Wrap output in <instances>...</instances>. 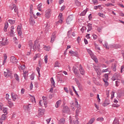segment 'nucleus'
I'll use <instances>...</instances> for the list:
<instances>
[{
	"label": "nucleus",
	"instance_id": "obj_20",
	"mask_svg": "<svg viewBox=\"0 0 124 124\" xmlns=\"http://www.w3.org/2000/svg\"><path fill=\"white\" fill-rule=\"evenodd\" d=\"M69 53L71 54V56H75V57H76V56H78V52L77 51H70Z\"/></svg>",
	"mask_w": 124,
	"mask_h": 124
},
{
	"label": "nucleus",
	"instance_id": "obj_29",
	"mask_svg": "<svg viewBox=\"0 0 124 124\" xmlns=\"http://www.w3.org/2000/svg\"><path fill=\"white\" fill-rule=\"evenodd\" d=\"M8 28V22H5L4 27V31H7V28Z\"/></svg>",
	"mask_w": 124,
	"mask_h": 124
},
{
	"label": "nucleus",
	"instance_id": "obj_56",
	"mask_svg": "<svg viewBox=\"0 0 124 124\" xmlns=\"http://www.w3.org/2000/svg\"><path fill=\"white\" fill-rule=\"evenodd\" d=\"M8 104L10 105V107H12L14 106L13 103L11 101H8Z\"/></svg>",
	"mask_w": 124,
	"mask_h": 124
},
{
	"label": "nucleus",
	"instance_id": "obj_28",
	"mask_svg": "<svg viewBox=\"0 0 124 124\" xmlns=\"http://www.w3.org/2000/svg\"><path fill=\"white\" fill-rule=\"evenodd\" d=\"M43 100L44 101V104L46 107V105H47V98L45 96H43Z\"/></svg>",
	"mask_w": 124,
	"mask_h": 124
},
{
	"label": "nucleus",
	"instance_id": "obj_44",
	"mask_svg": "<svg viewBox=\"0 0 124 124\" xmlns=\"http://www.w3.org/2000/svg\"><path fill=\"white\" fill-rule=\"evenodd\" d=\"M41 7H42V4L40 3L38 5L37 8L39 11H41Z\"/></svg>",
	"mask_w": 124,
	"mask_h": 124
},
{
	"label": "nucleus",
	"instance_id": "obj_15",
	"mask_svg": "<svg viewBox=\"0 0 124 124\" xmlns=\"http://www.w3.org/2000/svg\"><path fill=\"white\" fill-rule=\"evenodd\" d=\"M57 32H54V33H53L52 36H51V41L50 42L51 43H53L54 42V41H55V40H56V34Z\"/></svg>",
	"mask_w": 124,
	"mask_h": 124
},
{
	"label": "nucleus",
	"instance_id": "obj_43",
	"mask_svg": "<svg viewBox=\"0 0 124 124\" xmlns=\"http://www.w3.org/2000/svg\"><path fill=\"white\" fill-rule=\"evenodd\" d=\"M98 8H99V9H102V8H101V5H98V6H95L94 7V9H95V10H96Z\"/></svg>",
	"mask_w": 124,
	"mask_h": 124
},
{
	"label": "nucleus",
	"instance_id": "obj_37",
	"mask_svg": "<svg viewBox=\"0 0 124 124\" xmlns=\"http://www.w3.org/2000/svg\"><path fill=\"white\" fill-rule=\"evenodd\" d=\"M73 70L74 71V73H75V75L78 74V70L76 67H73Z\"/></svg>",
	"mask_w": 124,
	"mask_h": 124
},
{
	"label": "nucleus",
	"instance_id": "obj_45",
	"mask_svg": "<svg viewBox=\"0 0 124 124\" xmlns=\"http://www.w3.org/2000/svg\"><path fill=\"white\" fill-rule=\"evenodd\" d=\"M110 47L111 48H115V49L119 48L118 45H110Z\"/></svg>",
	"mask_w": 124,
	"mask_h": 124
},
{
	"label": "nucleus",
	"instance_id": "obj_7",
	"mask_svg": "<svg viewBox=\"0 0 124 124\" xmlns=\"http://www.w3.org/2000/svg\"><path fill=\"white\" fill-rule=\"evenodd\" d=\"M62 112L63 113L66 114H69L70 109H69V108H68L67 106H64L62 108Z\"/></svg>",
	"mask_w": 124,
	"mask_h": 124
},
{
	"label": "nucleus",
	"instance_id": "obj_2",
	"mask_svg": "<svg viewBox=\"0 0 124 124\" xmlns=\"http://www.w3.org/2000/svg\"><path fill=\"white\" fill-rule=\"evenodd\" d=\"M71 104V108H72V110H75V106H77V108H78V101L77 99H75V102L72 101L70 103Z\"/></svg>",
	"mask_w": 124,
	"mask_h": 124
},
{
	"label": "nucleus",
	"instance_id": "obj_22",
	"mask_svg": "<svg viewBox=\"0 0 124 124\" xmlns=\"http://www.w3.org/2000/svg\"><path fill=\"white\" fill-rule=\"evenodd\" d=\"M109 74H106L104 75L103 80V81H108L109 76H108Z\"/></svg>",
	"mask_w": 124,
	"mask_h": 124
},
{
	"label": "nucleus",
	"instance_id": "obj_16",
	"mask_svg": "<svg viewBox=\"0 0 124 124\" xmlns=\"http://www.w3.org/2000/svg\"><path fill=\"white\" fill-rule=\"evenodd\" d=\"M119 76H120L119 74H115L112 77L111 79L113 81H115V80H118V79H119Z\"/></svg>",
	"mask_w": 124,
	"mask_h": 124
},
{
	"label": "nucleus",
	"instance_id": "obj_33",
	"mask_svg": "<svg viewBox=\"0 0 124 124\" xmlns=\"http://www.w3.org/2000/svg\"><path fill=\"white\" fill-rule=\"evenodd\" d=\"M6 116L5 114H2L0 118V121H5Z\"/></svg>",
	"mask_w": 124,
	"mask_h": 124
},
{
	"label": "nucleus",
	"instance_id": "obj_30",
	"mask_svg": "<svg viewBox=\"0 0 124 124\" xmlns=\"http://www.w3.org/2000/svg\"><path fill=\"white\" fill-rule=\"evenodd\" d=\"M112 69L113 71H116L117 70V64L113 63L112 66Z\"/></svg>",
	"mask_w": 124,
	"mask_h": 124
},
{
	"label": "nucleus",
	"instance_id": "obj_31",
	"mask_svg": "<svg viewBox=\"0 0 124 124\" xmlns=\"http://www.w3.org/2000/svg\"><path fill=\"white\" fill-rule=\"evenodd\" d=\"M64 123H65V120L64 118H62L59 120L58 124H64Z\"/></svg>",
	"mask_w": 124,
	"mask_h": 124
},
{
	"label": "nucleus",
	"instance_id": "obj_19",
	"mask_svg": "<svg viewBox=\"0 0 124 124\" xmlns=\"http://www.w3.org/2000/svg\"><path fill=\"white\" fill-rule=\"evenodd\" d=\"M79 71L81 75H85V70H84V69L82 67L81 65H79Z\"/></svg>",
	"mask_w": 124,
	"mask_h": 124
},
{
	"label": "nucleus",
	"instance_id": "obj_13",
	"mask_svg": "<svg viewBox=\"0 0 124 124\" xmlns=\"http://www.w3.org/2000/svg\"><path fill=\"white\" fill-rule=\"evenodd\" d=\"M97 75H98L99 76H100V75L101 74V70L100 69V68H99L98 67H96V66H95L94 67Z\"/></svg>",
	"mask_w": 124,
	"mask_h": 124
},
{
	"label": "nucleus",
	"instance_id": "obj_35",
	"mask_svg": "<svg viewBox=\"0 0 124 124\" xmlns=\"http://www.w3.org/2000/svg\"><path fill=\"white\" fill-rule=\"evenodd\" d=\"M78 108H79V109H76V117L78 116V114L80 113V109H81V108L80 107L79 108L78 106Z\"/></svg>",
	"mask_w": 124,
	"mask_h": 124
},
{
	"label": "nucleus",
	"instance_id": "obj_32",
	"mask_svg": "<svg viewBox=\"0 0 124 124\" xmlns=\"http://www.w3.org/2000/svg\"><path fill=\"white\" fill-rule=\"evenodd\" d=\"M50 82L52 86L53 87V88H55V80H54V78H50Z\"/></svg>",
	"mask_w": 124,
	"mask_h": 124
},
{
	"label": "nucleus",
	"instance_id": "obj_10",
	"mask_svg": "<svg viewBox=\"0 0 124 124\" xmlns=\"http://www.w3.org/2000/svg\"><path fill=\"white\" fill-rule=\"evenodd\" d=\"M44 113H45V109H39L38 114V118H41V117H42V116H43V115H44Z\"/></svg>",
	"mask_w": 124,
	"mask_h": 124
},
{
	"label": "nucleus",
	"instance_id": "obj_57",
	"mask_svg": "<svg viewBox=\"0 0 124 124\" xmlns=\"http://www.w3.org/2000/svg\"><path fill=\"white\" fill-rule=\"evenodd\" d=\"M33 44V43L32 42V41L31 40L29 41V46H32Z\"/></svg>",
	"mask_w": 124,
	"mask_h": 124
},
{
	"label": "nucleus",
	"instance_id": "obj_59",
	"mask_svg": "<svg viewBox=\"0 0 124 124\" xmlns=\"http://www.w3.org/2000/svg\"><path fill=\"white\" fill-rule=\"evenodd\" d=\"M64 90L65 91V93H69V91H68V88L67 87H64Z\"/></svg>",
	"mask_w": 124,
	"mask_h": 124
},
{
	"label": "nucleus",
	"instance_id": "obj_26",
	"mask_svg": "<svg viewBox=\"0 0 124 124\" xmlns=\"http://www.w3.org/2000/svg\"><path fill=\"white\" fill-rule=\"evenodd\" d=\"M13 30H14V26H12L11 27V31H10L11 36H14V31H13Z\"/></svg>",
	"mask_w": 124,
	"mask_h": 124
},
{
	"label": "nucleus",
	"instance_id": "obj_8",
	"mask_svg": "<svg viewBox=\"0 0 124 124\" xmlns=\"http://www.w3.org/2000/svg\"><path fill=\"white\" fill-rule=\"evenodd\" d=\"M3 40H4V38H2V41H0V46L1 47H2V46H5L6 45H8V42L7 41V39H5L4 42H3Z\"/></svg>",
	"mask_w": 124,
	"mask_h": 124
},
{
	"label": "nucleus",
	"instance_id": "obj_53",
	"mask_svg": "<svg viewBox=\"0 0 124 124\" xmlns=\"http://www.w3.org/2000/svg\"><path fill=\"white\" fill-rule=\"evenodd\" d=\"M104 82L105 83V87H108V86H109V83L107 80H104Z\"/></svg>",
	"mask_w": 124,
	"mask_h": 124
},
{
	"label": "nucleus",
	"instance_id": "obj_47",
	"mask_svg": "<svg viewBox=\"0 0 124 124\" xmlns=\"http://www.w3.org/2000/svg\"><path fill=\"white\" fill-rule=\"evenodd\" d=\"M9 23H10V24H11L12 25H13L14 24H15V20H13L12 19H9L8 20Z\"/></svg>",
	"mask_w": 124,
	"mask_h": 124
},
{
	"label": "nucleus",
	"instance_id": "obj_55",
	"mask_svg": "<svg viewBox=\"0 0 124 124\" xmlns=\"http://www.w3.org/2000/svg\"><path fill=\"white\" fill-rule=\"evenodd\" d=\"M94 4H98V1L97 0H92Z\"/></svg>",
	"mask_w": 124,
	"mask_h": 124
},
{
	"label": "nucleus",
	"instance_id": "obj_36",
	"mask_svg": "<svg viewBox=\"0 0 124 124\" xmlns=\"http://www.w3.org/2000/svg\"><path fill=\"white\" fill-rule=\"evenodd\" d=\"M31 102H32V103H35V98L33 96H31Z\"/></svg>",
	"mask_w": 124,
	"mask_h": 124
},
{
	"label": "nucleus",
	"instance_id": "obj_24",
	"mask_svg": "<svg viewBox=\"0 0 124 124\" xmlns=\"http://www.w3.org/2000/svg\"><path fill=\"white\" fill-rule=\"evenodd\" d=\"M23 107L25 110H28V111H30V109L31 108V104H29L28 106H23Z\"/></svg>",
	"mask_w": 124,
	"mask_h": 124
},
{
	"label": "nucleus",
	"instance_id": "obj_21",
	"mask_svg": "<svg viewBox=\"0 0 124 124\" xmlns=\"http://www.w3.org/2000/svg\"><path fill=\"white\" fill-rule=\"evenodd\" d=\"M62 104V101L61 100H58L56 104H55V107L56 108H59V107H60V106H61V105Z\"/></svg>",
	"mask_w": 124,
	"mask_h": 124
},
{
	"label": "nucleus",
	"instance_id": "obj_51",
	"mask_svg": "<svg viewBox=\"0 0 124 124\" xmlns=\"http://www.w3.org/2000/svg\"><path fill=\"white\" fill-rule=\"evenodd\" d=\"M16 6V5L13 4L11 6H10V9H11V10H13L14 9L15 7Z\"/></svg>",
	"mask_w": 124,
	"mask_h": 124
},
{
	"label": "nucleus",
	"instance_id": "obj_42",
	"mask_svg": "<svg viewBox=\"0 0 124 124\" xmlns=\"http://www.w3.org/2000/svg\"><path fill=\"white\" fill-rule=\"evenodd\" d=\"M87 13V10H84L80 15V16H85Z\"/></svg>",
	"mask_w": 124,
	"mask_h": 124
},
{
	"label": "nucleus",
	"instance_id": "obj_17",
	"mask_svg": "<svg viewBox=\"0 0 124 124\" xmlns=\"http://www.w3.org/2000/svg\"><path fill=\"white\" fill-rule=\"evenodd\" d=\"M29 22L32 26H33L34 24H35V21H34V19H33V17L32 16H31L30 19H29Z\"/></svg>",
	"mask_w": 124,
	"mask_h": 124
},
{
	"label": "nucleus",
	"instance_id": "obj_46",
	"mask_svg": "<svg viewBox=\"0 0 124 124\" xmlns=\"http://www.w3.org/2000/svg\"><path fill=\"white\" fill-rule=\"evenodd\" d=\"M98 16H99L100 17H102V18H105V15L100 13H98Z\"/></svg>",
	"mask_w": 124,
	"mask_h": 124
},
{
	"label": "nucleus",
	"instance_id": "obj_34",
	"mask_svg": "<svg viewBox=\"0 0 124 124\" xmlns=\"http://www.w3.org/2000/svg\"><path fill=\"white\" fill-rule=\"evenodd\" d=\"M28 72L27 71H23V77L25 80H27V76H28Z\"/></svg>",
	"mask_w": 124,
	"mask_h": 124
},
{
	"label": "nucleus",
	"instance_id": "obj_60",
	"mask_svg": "<svg viewBox=\"0 0 124 124\" xmlns=\"http://www.w3.org/2000/svg\"><path fill=\"white\" fill-rule=\"evenodd\" d=\"M59 82H60V83H61V84L62 83H64V81L62 80V79L59 78Z\"/></svg>",
	"mask_w": 124,
	"mask_h": 124
},
{
	"label": "nucleus",
	"instance_id": "obj_38",
	"mask_svg": "<svg viewBox=\"0 0 124 124\" xmlns=\"http://www.w3.org/2000/svg\"><path fill=\"white\" fill-rule=\"evenodd\" d=\"M15 78L17 82H20V78H19V76H18V75L15 74Z\"/></svg>",
	"mask_w": 124,
	"mask_h": 124
},
{
	"label": "nucleus",
	"instance_id": "obj_58",
	"mask_svg": "<svg viewBox=\"0 0 124 124\" xmlns=\"http://www.w3.org/2000/svg\"><path fill=\"white\" fill-rule=\"evenodd\" d=\"M38 57H39V54H36L35 56H34L33 57V60L35 61L37 59V58H38Z\"/></svg>",
	"mask_w": 124,
	"mask_h": 124
},
{
	"label": "nucleus",
	"instance_id": "obj_62",
	"mask_svg": "<svg viewBox=\"0 0 124 124\" xmlns=\"http://www.w3.org/2000/svg\"><path fill=\"white\" fill-rule=\"evenodd\" d=\"M93 39H94V40H95V39H97V35H96L94 34H93Z\"/></svg>",
	"mask_w": 124,
	"mask_h": 124
},
{
	"label": "nucleus",
	"instance_id": "obj_61",
	"mask_svg": "<svg viewBox=\"0 0 124 124\" xmlns=\"http://www.w3.org/2000/svg\"><path fill=\"white\" fill-rule=\"evenodd\" d=\"M112 107L115 108H118V107H120V105H116V104H113L112 105Z\"/></svg>",
	"mask_w": 124,
	"mask_h": 124
},
{
	"label": "nucleus",
	"instance_id": "obj_48",
	"mask_svg": "<svg viewBox=\"0 0 124 124\" xmlns=\"http://www.w3.org/2000/svg\"><path fill=\"white\" fill-rule=\"evenodd\" d=\"M45 62H46V63L48 62V55H47L45 56Z\"/></svg>",
	"mask_w": 124,
	"mask_h": 124
},
{
	"label": "nucleus",
	"instance_id": "obj_11",
	"mask_svg": "<svg viewBox=\"0 0 124 124\" xmlns=\"http://www.w3.org/2000/svg\"><path fill=\"white\" fill-rule=\"evenodd\" d=\"M33 47L35 48L36 50H37V51H39V49L40 48V45L38 43V41H35Z\"/></svg>",
	"mask_w": 124,
	"mask_h": 124
},
{
	"label": "nucleus",
	"instance_id": "obj_18",
	"mask_svg": "<svg viewBox=\"0 0 124 124\" xmlns=\"http://www.w3.org/2000/svg\"><path fill=\"white\" fill-rule=\"evenodd\" d=\"M12 96V99H13V101H15L17 98H18V95L17 94H16L14 93H12L11 94Z\"/></svg>",
	"mask_w": 124,
	"mask_h": 124
},
{
	"label": "nucleus",
	"instance_id": "obj_40",
	"mask_svg": "<svg viewBox=\"0 0 124 124\" xmlns=\"http://www.w3.org/2000/svg\"><path fill=\"white\" fill-rule=\"evenodd\" d=\"M44 50H45V51H49V50H50L51 47L49 46H45L44 47Z\"/></svg>",
	"mask_w": 124,
	"mask_h": 124
},
{
	"label": "nucleus",
	"instance_id": "obj_25",
	"mask_svg": "<svg viewBox=\"0 0 124 124\" xmlns=\"http://www.w3.org/2000/svg\"><path fill=\"white\" fill-rule=\"evenodd\" d=\"M6 60H7V55L6 54H3V65L6 62Z\"/></svg>",
	"mask_w": 124,
	"mask_h": 124
},
{
	"label": "nucleus",
	"instance_id": "obj_3",
	"mask_svg": "<svg viewBox=\"0 0 124 124\" xmlns=\"http://www.w3.org/2000/svg\"><path fill=\"white\" fill-rule=\"evenodd\" d=\"M4 75L5 77H11V78H12V77H11V75H12V73L9 69H7L4 72Z\"/></svg>",
	"mask_w": 124,
	"mask_h": 124
},
{
	"label": "nucleus",
	"instance_id": "obj_54",
	"mask_svg": "<svg viewBox=\"0 0 124 124\" xmlns=\"http://www.w3.org/2000/svg\"><path fill=\"white\" fill-rule=\"evenodd\" d=\"M106 6H108V7H109V6H114V5L112 3H107L105 4Z\"/></svg>",
	"mask_w": 124,
	"mask_h": 124
},
{
	"label": "nucleus",
	"instance_id": "obj_64",
	"mask_svg": "<svg viewBox=\"0 0 124 124\" xmlns=\"http://www.w3.org/2000/svg\"><path fill=\"white\" fill-rule=\"evenodd\" d=\"M124 65L122 66L121 67V72L122 73V72H124Z\"/></svg>",
	"mask_w": 124,
	"mask_h": 124
},
{
	"label": "nucleus",
	"instance_id": "obj_39",
	"mask_svg": "<svg viewBox=\"0 0 124 124\" xmlns=\"http://www.w3.org/2000/svg\"><path fill=\"white\" fill-rule=\"evenodd\" d=\"M75 4L77 5V6H80L81 5V3L78 1V0H75Z\"/></svg>",
	"mask_w": 124,
	"mask_h": 124
},
{
	"label": "nucleus",
	"instance_id": "obj_12",
	"mask_svg": "<svg viewBox=\"0 0 124 124\" xmlns=\"http://www.w3.org/2000/svg\"><path fill=\"white\" fill-rule=\"evenodd\" d=\"M75 81L80 91H83V88H82V85L81 84V83H80V82H79V80L77 78H75Z\"/></svg>",
	"mask_w": 124,
	"mask_h": 124
},
{
	"label": "nucleus",
	"instance_id": "obj_9",
	"mask_svg": "<svg viewBox=\"0 0 124 124\" xmlns=\"http://www.w3.org/2000/svg\"><path fill=\"white\" fill-rule=\"evenodd\" d=\"M17 31L18 35L19 36H21L22 35V24H20L19 25L17 26Z\"/></svg>",
	"mask_w": 124,
	"mask_h": 124
},
{
	"label": "nucleus",
	"instance_id": "obj_50",
	"mask_svg": "<svg viewBox=\"0 0 124 124\" xmlns=\"http://www.w3.org/2000/svg\"><path fill=\"white\" fill-rule=\"evenodd\" d=\"M30 13L33 14V13L32 12V5H30Z\"/></svg>",
	"mask_w": 124,
	"mask_h": 124
},
{
	"label": "nucleus",
	"instance_id": "obj_4",
	"mask_svg": "<svg viewBox=\"0 0 124 124\" xmlns=\"http://www.w3.org/2000/svg\"><path fill=\"white\" fill-rule=\"evenodd\" d=\"M74 19V17H73V16L72 15L69 16L66 19L67 24L68 25H69V24H71Z\"/></svg>",
	"mask_w": 124,
	"mask_h": 124
},
{
	"label": "nucleus",
	"instance_id": "obj_63",
	"mask_svg": "<svg viewBox=\"0 0 124 124\" xmlns=\"http://www.w3.org/2000/svg\"><path fill=\"white\" fill-rule=\"evenodd\" d=\"M30 78L31 79V80H33L34 79V75H33V74H31L30 76Z\"/></svg>",
	"mask_w": 124,
	"mask_h": 124
},
{
	"label": "nucleus",
	"instance_id": "obj_49",
	"mask_svg": "<svg viewBox=\"0 0 124 124\" xmlns=\"http://www.w3.org/2000/svg\"><path fill=\"white\" fill-rule=\"evenodd\" d=\"M3 112L5 114V115H7V108H5L3 109Z\"/></svg>",
	"mask_w": 124,
	"mask_h": 124
},
{
	"label": "nucleus",
	"instance_id": "obj_5",
	"mask_svg": "<svg viewBox=\"0 0 124 124\" xmlns=\"http://www.w3.org/2000/svg\"><path fill=\"white\" fill-rule=\"evenodd\" d=\"M51 12H52V10L50 9L46 11L45 17L46 18V19H49V18H50V16H51Z\"/></svg>",
	"mask_w": 124,
	"mask_h": 124
},
{
	"label": "nucleus",
	"instance_id": "obj_23",
	"mask_svg": "<svg viewBox=\"0 0 124 124\" xmlns=\"http://www.w3.org/2000/svg\"><path fill=\"white\" fill-rule=\"evenodd\" d=\"M109 104H110V102L109 101V100L107 99L104 101V103L103 104V106L105 107L108 105H109Z\"/></svg>",
	"mask_w": 124,
	"mask_h": 124
},
{
	"label": "nucleus",
	"instance_id": "obj_14",
	"mask_svg": "<svg viewBox=\"0 0 124 124\" xmlns=\"http://www.w3.org/2000/svg\"><path fill=\"white\" fill-rule=\"evenodd\" d=\"M58 19H59V20L58 21V23L62 24V21H63V17H62V14H59V15L58 16Z\"/></svg>",
	"mask_w": 124,
	"mask_h": 124
},
{
	"label": "nucleus",
	"instance_id": "obj_41",
	"mask_svg": "<svg viewBox=\"0 0 124 124\" xmlns=\"http://www.w3.org/2000/svg\"><path fill=\"white\" fill-rule=\"evenodd\" d=\"M96 120L98 122H103V121H104V118H103V117H99L97 118Z\"/></svg>",
	"mask_w": 124,
	"mask_h": 124
},
{
	"label": "nucleus",
	"instance_id": "obj_1",
	"mask_svg": "<svg viewBox=\"0 0 124 124\" xmlns=\"http://www.w3.org/2000/svg\"><path fill=\"white\" fill-rule=\"evenodd\" d=\"M87 51L89 53V54H90L93 60L96 62H98V60H97V58H96V57L94 56V54L93 53V52H92V50L89 49H87Z\"/></svg>",
	"mask_w": 124,
	"mask_h": 124
},
{
	"label": "nucleus",
	"instance_id": "obj_27",
	"mask_svg": "<svg viewBox=\"0 0 124 124\" xmlns=\"http://www.w3.org/2000/svg\"><path fill=\"white\" fill-rule=\"evenodd\" d=\"M87 27H88V30H87L88 32H89V31H91L93 30V26H92V24L90 23L88 24Z\"/></svg>",
	"mask_w": 124,
	"mask_h": 124
},
{
	"label": "nucleus",
	"instance_id": "obj_6",
	"mask_svg": "<svg viewBox=\"0 0 124 124\" xmlns=\"http://www.w3.org/2000/svg\"><path fill=\"white\" fill-rule=\"evenodd\" d=\"M10 60L11 62L14 63V64H16V63L18 62V60H17V58L15 56H11L10 58Z\"/></svg>",
	"mask_w": 124,
	"mask_h": 124
},
{
	"label": "nucleus",
	"instance_id": "obj_52",
	"mask_svg": "<svg viewBox=\"0 0 124 124\" xmlns=\"http://www.w3.org/2000/svg\"><path fill=\"white\" fill-rule=\"evenodd\" d=\"M114 124H119V119H115L114 120V122H113Z\"/></svg>",
	"mask_w": 124,
	"mask_h": 124
}]
</instances>
